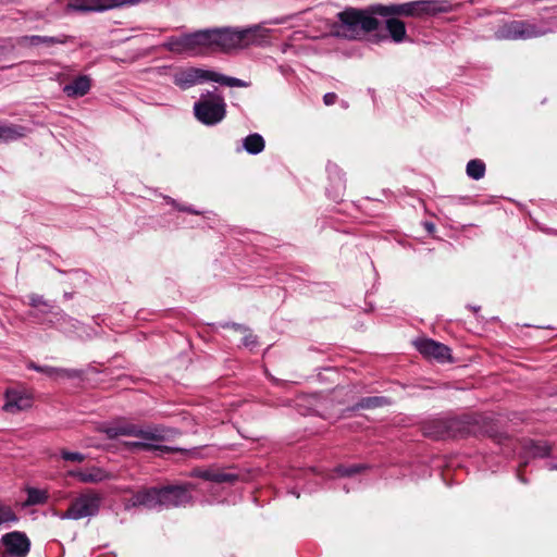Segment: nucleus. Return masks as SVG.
I'll use <instances>...</instances> for the list:
<instances>
[{
  "instance_id": "nucleus-19",
  "label": "nucleus",
  "mask_w": 557,
  "mask_h": 557,
  "mask_svg": "<svg viewBox=\"0 0 557 557\" xmlns=\"http://www.w3.org/2000/svg\"><path fill=\"white\" fill-rule=\"evenodd\" d=\"M194 475L216 483H232L237 480L236 474L218 470H197L194 472Z\"/></svg>"
},
{
  "instance_id": "nucleus-27",
  "label": "nucleus",
  "mask_w": 557,
  "mask_h": 557,
  "mask_svg": "<svg viewBox=\"0 0 557 557\" xmlns=\"http://www.w3.org/2000/svg\"><path fill=\"white\" fill-rule=\"evenodd\" d=\"M528 449L529 453L534 457H546L550 451V447L546 443L535 442H530Z\"/></svg>"
},
{
  "instance_id": "nucleus-37",
  "label": "nucleus",
  "mask_w": 557,
  "mask_h": 557,
  "mask_svg": "<svg viewBox=\"0 0 557 557\" xmlns=\"http://www.w3.org/2000/svg\"><path fill=\"white\" fill-rule=\"evenodd\" d=\"M480 308L479 307H472V310L476 312Z\"/></svg>"
},
{
  "instance_id": "nucleus-25",
  "label": "nucleus",
  "mask_w": 557,
  "mask_h": 557,
  "mask_svg": "<svg viewBox=\"0 0 557 557\" xmlns=\"http://www.w3.org/2000/svg\"><path fill=\"white\" fill-rule=\"evenodd\" d=\"M466 171L469 177L479 181L485 174V164L482 160L473 159L468 162Z\"/></svg>"
},
{
  "instance_id": "nucleus-21",
  "label": "nucleus",
  "mask_w": 557,
  "mask_h": 557,
  "mask_svg": "<svg viewBox=\"0 0 557 557\" xmlns=\"http://www.w3.org/2000/svg\"><path fill=\"white\" fill-rule=\"evenodd\" d=\"M26 134V128L15 124H0V140L1 141H14Z\"/></svg>"
},
{
  "instance_id": "nucleus-36",
  "label": "nucleus",
  "mask_w": 557,
  "mask_h": 557,
  "mask_svg": "<svg viewBox=\"0 0 557 557\" xmlns=\"http://www.w3.org/2000/svg\"><path fill=\"white\" fill-rule=\"evenodd\" d=\"M426 228H428L429 231H432V230L434 228V225H433L432 223H428V224H426Z\"/></svg>"
},
{
  "instance_id": "nucleus-1",
  "label": "nucleus",
  "mask_w": 557,
  "mask_h": 557,
  "mask_svg": "<svg viewBox=\"0 0 557 557\" xmlns=\"http://www.w3.org/2000/svg\"><path fill=\"white\" fill-rule=\"evenodd\" d=\"M99 430L110 440H114L120 436L136 437L137 441L124 443L125 446L131 449H160L161 446L157 444L164 440L161 429L151 425L143 426L125 420H116L110 424L102 425Z\"/></svg>"
},
{
  "instance_id": "nucleus-8",
  "label": "nucleus",
  "mask_w": 557,
  "mask_h": 557,
  "mask_svg": "<svg viewBox=\"0 0 557 557\" xmlns=\"http://www.w3.org/2000/svg\"><path fill=\"white\" fill-rule=\"evenodd\" d=\"M102 496L99 493L88 491L82 493L71 503L66 511L59 515L60 519L79 520L96 516L99 512Z\"/></svg>"
},
{
  "instance_id": "nucleus-7",
  "label": "nucleus",
  "mask_w": 557,
  "mask_h": 557,
  "mask_svg": "<svg viewBox=\"0 0 557 557\" xmlns=\"http://www.w3.org/2000/svg\"><path fill=\"white\" fill-rule=\"evenodd\" d=\"M206 29L182 36H171L162 44V48L175 54L198 55L208 47Z\"/></svg>"
},
{
  "instance_id": "nucleus-31",
  "label": "nucleus",
  "mask_w": 557,
  "mask_h": 557,
  "mask_svg": "<svg viewBox=\"0 0 557 557\" xmlns=\"http://www.w3.org/2000/svg\"><path fill=\"white\" fill-rule=\"evenodd\" d=\"M360 470V467H344V466H341L336 469V472L339 474V475H343V476H351L354 475L355 473L359 472Z\"/></svg>"
},
{
  "instance_id": "nucleus-6",
  "label": "nucleus",
  "mask_w": 557,
  "mask_h": 557,
  "mask_svg": "<svg viewBox=\"0 0 557 557\" xmlns=\"http://www.w3.org/2000/svg\"><path fill=\"white\" fill-rule=\"evenodd\" d=\"M193 111L198 122L207 126H214L225 119L226 102L215 88L213 91L201 94L194 103Z\"/></svg>"
},
{
  "instance_id": "nucleus-5",
  "label": "nucleus",
  "mask_w": 557,
  "mask_h": 557,
  "mask_svg": "<svg viewBox=\"0 0 557 557\" xmlns=\"http://www.w3.org/2000/svg\"><path fill=\"white\" fill-rule=\"evenodd\" d=\"M206 82H214L228 87L249 86V83L243 79L199 67L180 69L173 74V83L183 90Z\"/></svg>"
},
{
  "instance_id": "nucleus-30",
  "label": "nucleus",
  "mask_w": 557,
  "mask_h": 557,
  "mask_svg": "<svg viewBox=\"0 0 557 557\" xmlns=\"http://www.w3.org/2000/svg\"><path fill=\"white\" fill-rule=\"evenodd\" d=\"M28 300H29L28 304L35 308L40 307V306H46V307L49 306L48 302L44 299V297L40 295H37V294L29 295Z\"/></svg>"
},
{
  "instance_id": "nucleus-3",
  "label": "nucleus",
  "mask_w": 557,
  "mask_h": 557,
  "mask_svg": "<svg viewBox=\"0 0 557 557\" xmlns=\"http://www.w3.org/2000/svg\"><path fill=\"white\" fill-rule=\"evenodd\" d=\"M208 47H219L223 51L233 49H243L248 46H260L268 39V30L261 26L255 25L248 28H220L206 29Z\"/></svg>"
},
{
  "instance_id": "nucleus-14",
  "label": "nucleus",
  "mask_w": 557,
  "mask_h": 557,
  "mask_svg": "<svg viewBox=\"0 0 557 557\" xmlns=\"http://www.w3.org/2000/svg\"><path fill=\"white\" fill-rule=\"evenodd\" d=\"M419 352L428 358H433L440 362L450 360V349L438 342L429 338H422L414 342Z\"/></svg>"
},
{
  "instance_id": "nucleus-17",
  "label": "nucleus",
  "mask_w": 557,
  "mask_h": 557,
  "mask_svg": "<svg viewBox=\"0 0 557 557\" xmlns=\"http://www.w3.org/2000/svg\"><path fill=\"white\" fill-rule=\"evenodd\" d=\"M28 368L35 370L37 372H41L49 377H66V379H75L81 376L82 372L74 369H64V368H54L49 366H38L34 362L28 364Z\"/></svg>"
},
{
  "instance_id": "nucleus-2",
  "label": "nucleus",
  "mask_w": 557,
  "mask_h": 557,
  "mask_svg": "<svg viewBox=\"0 0 557 557\" xmlns=\"http://www.w3.org/2000/svg\"><path fill=\"white\" fill-rule=\"evenodd\" d=\"M374 7L371 10L346 9L337 14L338 22L333 23L330 34L345 39H361L367 34L375 30L379 21L374 16Z\"/></svg>"
},
{
  "instance_id": "nucleus-29",
  "label": "nucleus",
  "mask_w": 557,
  "mask_h": 557,
  "mask_svg": "<svg viewBox=\"0 0 557 557\" xmlns=\"http://www.w3.org/2000/svg\"><path fill=\"white\" fill-rule=\"evenodd\" d=\"M61 456L64 460L74 461V462H83L85 460V456L81 453L62 450Z\"/></svg>"
},
{
  "instance_id": "nucleus-20",
  "label": "nucleus",
  "mask_w": 557,
  "mask_h": 557,
  "mask_svg": "<svg viewBox=\"0 0 557 557\" xmlns=\"http://www.w3.org/2000/svg\"><path fill=\"white\" fill-rule=\"evenodd\" d=\"M70 38L71 37L67 35H59V36L33 35V36L24 37V40L27 44H29L30 46H39V45L53 46V45H64L70 40Z\"/></svg>"
},
{
  "instance_id": "nucleus-16",
  "label": "nucleus",
  "mask_w": 557,
  "mask_h": 557,
  "mask_svg": "<svg viewBox=\"0 0 557 557\" xmlns=\"http://www.w3.org/2000/svg\"><path fill=\"white\" fill-rule=\"evenodd\" d=\"M91 87V79L87 75H79L72 83L63 87V92L70 98H79L87 95Z\"/></svg>"
},
{
  "instance_id": "nucleus-11",
  "label": "nucleus",
  "mask_w": 557,
  "mask_h": 557,
  "mask_svg": "<svg viewBox=\"0 0 557 557\" xmlns=\"http://www.w3.org/2000/svg\"><path fill=\"white\" fill-rule=\"evenodd\" d=\"M194 486L191 484L185 485H168L161 487L162 492V506L163 508H175V507H185L190 504L193 500V496L189 491Z\"/></svg>"
},
{
  "instance_id": "nucleus-24",
  "label": "nucleus",
  "mask_w": 557,
  "mask_h": 557,
  "mask_svg": "<svg viewBox=\"0 0 557 557\" xmlns=\"http://www.w3.org/2000/svg\"><path fill=\"white\" fill-rule=\"evenodd\" d=\"M391 401L388 398L383 396H370L360 399V401L356 405L357 409H372L377 407H383L389 405Z\"/></svg>"
},
{
  "instance_id": "nucleus-4",
  "label": "nucleus",
  "mask_w": 557,
  "mask_h": 557,
  "mask_svg": "<svg viewBox=\"0 0 557 557\" xmlns=\"http://www.w3.org/2000/svg\"><path fill=\"white\" fill-rule=\"evenodd\" d=\"M454 10V4L448 0H418L401 4L375 5L374 12L381 16L405 15L423 17L438 13H448Z\"/></svg>"
},
{
  "instance_id": "nucleus-15",
  "label": "nucleus",
  "mask_w": 557,
  "mask_h": 557,
  "mask_svg": "<svg viewBox=\"0 0 557 557\" xmlns=\"http://www.w3.org/2000/svg\"><path fill=\"white\" fill-rule=\"evenodd\" d=\"M32 406V398L24 392L16 389H8L5 392V403L3 410L9 413H16L18 411L28 409Z\"/></svg>"
},
{
  "instance_id": "nucleus-28",
  "label": "nucleus",
  "mask_w": 557,
  "mask_h": 557,
  "mask_svg": "<svg viewBox=\"0 0 557 557\" xmlns=\"http://www.w3.org/2000/svg\"><path fill=\"white\" fill-rule=\"evenodd\" d=\"M17 518L11 507L0 503V525L3 523L15 522Z\"/></svg>"
},
{
  "instance_id": "nucleus-33",
  "label": "nucleus",
  "mask_w": 557,
  "mask_h": 557,
  "mask_svg": "<svg viewBox=\"0 0 557 557\" xmlns=\"http://www.w3.org/2000/svg\"><path fill=\"white\" fill-rule=\"evenodd\" d=\"M336 99H337V96L334 92H327L323 97V101H324L325 106L334 104Z\"/></svg>"
},
{
  "instance_id": "nucleus-13",
  "label": "nucleus",
  "mask_w": 557,
  "mask_h": 557,
  "mask_svg": "<svg viewBox=\"0 0 557 557\" xmlns=\"http://www.w3.org/2000/svg\"><path fill=\"white\" fill-rule=\"evenodd\" d=\"M161 488L151 487L136 493L125 504L126 509L143 506L148 509H162Z\"/></svg>"
},
{
  "instance_id": "nucleus-34",
  "label": "nucleus",
  "mask_w": 557,
  "mask_h": 557,
  "mask_svg": "<svg viewBox=\"0 0 557 557\" xmlns=\"http://www.w3.org/2000/svg\"><path fill=\"white\" fill-rule=\"evenodd\" d=\"M547 468H548V470H550V471H554V470H556V471H557V462H549V463L547 465Z\"/></svg>"
},
{
  "instance_id": "nucleus-26",
  "label": "nucleus",
  "mask_w": 557,
  "mask_h": 557,
  "mask_svg": "<svg viewBox=\"0 0 557 557\" xmlns=\"http://www.w3.org/2000/svg\"><path fill=\"white\" fill-rule=\"evenodd\" d=\"M47 499V494L45 491L38 488H28L27 491V499L25 505H38L45 503Z\"/></svg>"
},
{
  "instance_id": "nucleus-22",
  "label": "nucleus",
  "mask_w": 557,
  "mask_h": 557,
  "mask_svg": "<svg viewBox=\"0 0 557 557\" xmlns=\"http://www.w3.org/2000/svg\"><path fill=\"white\" fill-rule=\"evenodd\" d=\"M386 29L395 42H401L406 39L405 23L398 18L389 17L386 20Z\"/></svg>"
},
{
  "instance_id": "nucleus-12",
  "label": "nucleus",
  "mask_w": 557,
  "mask_h": 557,
  "mask_svg": "<svg viewBox=\"0 0 557 557\" xmlns=\"http://www.w3.org/2000/svg\"><path fill=\"white\" fill-rule=\"evenodd\" d=\"M459 431V421L457 419L440 418L434 419L423 426L425 436L434 440H444L447 437H455Z\"/></svg>"
},
{
  "instance_id": "nucleus-9",
  "label": "nucleus",
  "mask_w": 557,
  "mask_h": 557,
  "mask_svg": "<svg viewBox=\"0 0 557 557\" xmlns=\"http://www.w3.org/2000/svg\"><path fill=\"white\" fill-rule=\"evenodd\" d=\"M544 34L545 32L540 29L535 24L525 21H511L499 26L495 36L497 39L516 40L530 39Z\"/></svg>"
},
{
  "instance_id": "nucleus-35",
  "label": "nucleus",
  "mask_w": 557,
  "mask_h": 557,
  "mask_svg": "<svg viewBox=\"0 0 557 557\" xmlns=\"http://www.w3.org/2000/svg\"><path fill=\"white\" fill-rule=\"evenodd\" d=\"M181 210L187 211V212H193V213H198L197 211H194V210H191L189 208H181Z\"/></svg>"
},
{
  "instance_id": "nucleus-18",
  "label": "nucleus",
  "mask_w": 557,
  "mask_h": 557,
  "mask_svg": "<svg viewBox=\"0 0 557 557\" xmlns=\"http://www.w3.org/2000/svg\"><path fill=\"white\" fill-rule=\"evenodd\" d=\"M69 474L84 483H98L109 478V474L103 469L98 467L70 471Z\"/></svg>"
},
{
  "instance_id": "nucleus-10",
  "label": "nucleus",
  "mask_w": 557,
  "mask_h": 557,
  "mask_svg": "<svg viewBox=\"0 0 557 557\" xmlns=\"http://www.w3.org/2000/svg\"><path fill=\"white\" fill-rule=\"evenodd\" d=\"M29 548L30 542L28 537L18 531L3 535L0 542L2 557H26Z\"/></svg>"
},
{
  "instance_id": "nucleus-23",
  "label": "nucleus",
  "mask_w": 557,
  "mask_h": 557,
  "mask_svg": "<svg viewBox=\"0 0 557 557\" xmlns=\"http://www.w3.org/2000/svg\"><path fill=\"white\" fill-rule=\"evenodd\" d=\"M244 149L250 154H258L264 149L263 137L257 133L248 135L243 140Z\"/></svg>"
},
{
  "instance_id": "nucleus-32",
  "label": "nucleus",
  "mask_w": 557,
  "mask_h": 557,
  "mask_svg": "<svg viewBox=\"0 0 557 557\" xmlns=\"http://www.w3.org/2000/svg\"><path fill=\"white\" fill-rule=\"evenodd\" d=\"M243 344L246 347L253 348L257 345V337L249 333L243 337Z\"/></svg>"
}]
</instances>
